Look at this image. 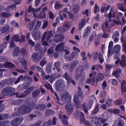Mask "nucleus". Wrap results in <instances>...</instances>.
Segmentation results:
<instances>
[{
  "instance_id": "obj_1",
  "label": "nucleus",
  "mask_w": 126,
  "mask_h": 126,
  "mask_svg": "<svg viewBox=\"0 0 126 126\" xmlns=\"http://www.w3.org/2000/svg\"><path fill=\"white\" fill-rule=\"evenodd\" d=\"M74 101L78 108H79L81 107L80 103L79 102L77 96H75L74 98ZM93 104V101H91L88 103L87 105H86L85 104L82 105L81 107L83 109L85 113L87 114L88 113V110H90L91 109Z\"/></svg>"
},
{
  "instance_id": "obj_2",
  "label": "nucleus",
  "mask_w": 126,
  "mask_h": 126,
  "mask_svg": "<svg viewBox=\"0 0 126 126\" xmlns=\"http://www.w3.org/2000/svg\"><path fill=\"white\" fill-rule=\"evenodd\" d=\"M79 6L78 5L76 4H74L72 7H71L69 5H68L64 9V11L67 13H68L71 18L73 17V14L70 12L73 11L75 13H77L79 10Z\"/></svg>"
},
{
  "instance_id": "obj_3",
  "label": "nucleus",
  "mask_w": 126,
  "mask_h": 126,
  "mask_svg": "<svg viewBox=\"0 0 126 126\" xmlns=\"http://www.w3.org/2000/svg\"><path fill=\"white\" fill-rule=\"evenodd\" d=\"M14 89L12 88L9 87L5 89L2 91L1 95H0V99L4 97V96L7 95L12 91H14Z\"/></svg>"
},
{
  "instance_id": "obj_4",
  "label": "nucleus",
  "mask_w": 126,
  "mask_h": 126,
  "mask_svg": "<svg viewBox=\"0 0 126 126\" xmlns=\"http://www.w3.org/2000/svg\"><path fill=\"white\" fill-rule=\"evenodd\" d=\"M78 115L80 119V122L81 123H83L86 126H91L90 124L85 119L84 114L82 112L79 113Z\"/></svg>"
},
{
  "instance_id": "obj_5",
  "label": "nucleus",
  "mask_w": 126,
  "mask_h": 126,
  "mask_svg": "<svg viewBox=\"0 0 126 126\" xmlns=\"http://www.w3.org/2000/svg\"><path fill=\"white\" fill-rule=\"evenodd\" d=\"M117 13V10L111 8L109 14H106L105 16L106 17L109 18L111 17L115 18L116 17Z\"/></svg>"
},
{
  "instance_id": "obj_6",
  "label": "nucleus",
  "mask_w": 126,
  "mask_h": 126,
  "mask_svg": "<svg viewBox=\"0 0 126 126\" xmlns=\"http://www.w3.org/2000/svg\"><path fill=\"white\" fill-rule=\"evenodd\" d=\"M33 89V87L32 86H31L28 88L25 91V93L26 94H25L24 93L22 94L19 95H18V94H17L16 95V97L18 98H21L25 97L28 94L31 93Z\"/></svg>"
},
{
  "instance_id": "obj_7",
  "label": "nucleus",
  "mask_w": 126,
  "mask_h": 126,
  "mask_svg": "<svg viewBox=\"0 0 126 126\" xmlns=\"http://www.w3.org/2000/svg\"><path fill=\"white\" fill-rule=\"evenodd\" d=\"M114 50L115 51V53H117V57H116L115 56L116 55V54L114 56V58L115 59H116L119 57L120 56V54L119 52L121 49V46L119 45H117L114 46Z\"/></svg>"
},
{
  "instance_id": "obj_8",
  "label": "nucleus",
  "mask_w": 126,
  "mask_h": 126,
  "mask_svg": "<svg viewBox=\"0 0 126 126\" xmlns=\"http://www.w3.org/2000/svg\"><path fill=\"white\" fill-rule=\"evenodd\" d=\"M104 76L102 73H100L97 74L96 78V82H100L104 79Z\"/></svg>"
},
{
  "instance_id": "obj_9",
  "label": "nucleus",
  "mask_w": 126,
  "mask_h": 126,
  "mask_svg": "<svg viewBox=\"0 0 126 126\" xmlns=\"http://www.w3.org/2000/svg\"><path fill=\"white\" fill-rule=\"evenodd\" d=\"M62 101L63 102H65L71 99V96L68 94H66L62 97Z\"/></svg>"
},
{
  "instance_id": "obj_10",
  "label": "nucleus",
  "mask_w": 126,
  "mask_h": 126,
  "mask_svg": "<svg viewBox=\"0 0 126 126\" xmlns=\"http://www.w3.org/2000/svg\"><path fill=\"white\" fill-rule=\"evenodd\" d=\"M64 48V43H61L58 45L56 48V50L57 51L61 52Z\"/></svg>"
},
{
  "instance_id": "obj_11",
  "label": "nucleus",
  "mask_w": 126,
  "mask_h": 126,
  "mask_svg": "<svg viewBox=\"0 0 126 126\" xmlns=\"http://www.w3.org/2000/svg\"><path fill=\"white\" fill-rule=\"evenodd\" d=\"M14 66V64L9 62H6L5 65L2 64H0V68L4 67L7 68L9 67H13Z\"/></svg>"
},
{
  "instance_id": "obj_12",
  "label": "nucleus",
  "mask_w": 126,
  "mask_h": 126,
  "mask_svg": "<svg viewBox=\"0 0 126 126\" xmlns=\"http://www.w3.org/2000/svg\"><path fill=\"white\" fill-rule=\"evenodd\" d=\"M110 7V6L107 5L105 4H102L101 8V12L103 13L105 11H107L109 10Z\"/></svg>"
},
{
  "instance_id": "obj_13",
  "label": "nucleus",
  "mask_w": 126,
  "mask_h": 126,
  "mask_svg": "<svg viewBox=\"0 0 126 126\" xmlns=\"http://www.w3.org/2000/svg\"><path fill=\"white\" fill-rule=\"evenodd\" d=\"M91 121L92 124L95 125L96 126H101L98 122L97 118L96 116L92 118Z\"/></svg>"
},
{
  "instance_id": "obj_14",
  "label": "nucleus",
  "mask_w": 126,
  "mask_h": 126,
  "mask_svg": "<svg viewBox=\"0 0 126 126\" xmlns=\"http://www.w3.org/2000/svg\"><path fill=\"white\" fill-rule=\"evenodd\" d=\"M22 120V118L20 119L18 118L15 120H13L12 122L11 125L13 126H16L18 124L20 123Z\"/></svg>"
},
{
  "instance_id": "obj_15",
  "label": "nucleus",
  "mask_w": 126,
  "mask_h": 126,
  "mask_svg": "<svg viewBox=\"0 0 126 126\" xmlns=\"http://www.w3.org/2000/svg\"><path fill=\"white\" fill-rule=\"evenodd\" d=\"M120 64L123 66H125L126 65V57L124 55H123L121 56V60L120 62Z\"/></svg>"
},
{
  "instance_id": "obj_16",
  "label": "nucleus",
  "mask_w": 126,
  "mask_h": 126,
  "mask_svg": "<svg viewBox=\"0 0 126 126\" xmlns=\"http://www.w3.org/2000/svg\"><path fill=\"white\" fill-rule=\"evenodd\" d=\"M33 37L35 40H37L40 37V31L37 30L35 33H33Z\"/></svg>"
},
{
  "instance_id": "obj_17",
  "label": "nucleus",
  "mask_w": 126,
  "mask_h": 126,
  "mask_svg": "<svg viewBox=\"0 0 126 126\" xmlns=\"http://www.w3.org/2000/svg\"><path fill=\"white\" fill-rule=\"evenodd\" d=\"M71 27V25L69 22H65L63 30V32H65L69 30Z\"/></svg>"
},
{
  "instance_id": "obj_18",
  "label": "nucleus",
  "mask_w": 126,
  "mask_h": 126,
  "mask_svg": "<svg viewBox=\"0 0 126 126\" xmlns=\"http://www.w3.org/2000/svg\"><path fill=\"white\" fill-rule=\"evenodd\" d=\"M121 90L122 92H125L126 96V82L125 80L122 81L121 85Z\"/></svg>"
},
{
  "instance_id": "obj_19",
  "label": "nucleus",
  "mask_w": 126,
  "mask_h": 126,
  "mask_svg": "<svg viewBox=\"0 0 126 126\" xmlns=\"http://www.w3.org/2000/svg\"><path fill=\"white\" fill-rule=\"evenodd\" d=\"M85 22L86 19L85 18H83L81 19L79 25V30H81L84 26Z\"/></svg>"
},
{
  "instance_id": "obj_20",
  "label": "nucleus",
  "mask_w": 126,
  "mask_h": 126,
  "mask_svg": "<svg viewBox=\"0 0 126 126\" xmlns=\"http://www.w3.org/2000/svg\"><path fill=\"white\" fill-rule=\"evenodd\" d=\"M64 77L65 79L67 80L68 82V83L71 82L74 85H75V81L69 78V76L66 73H65Z\"/></svg>"
},
{
  "instance_id": "obj_21",
  "label": "nucleus",
  "mask_w": 126,
  "mask_h": 126,
  "mask_svg": "<svg viewBox=\"0 0 126 126\" xmlns=\"http://www.w3.org/2000/svg\"><path fill=\"white\" fill-rule=\"evenodd\" d=\"M45 86L46 88L48 89H50L52 93H53L56 96V99L57 100H58L59 99V97L58 96L57 94L55 93L54 92L52 88L51 87V86L47 84H45Z\"/></svg>"
},
{
  "instance_id": "obj_22",
  "label": "nucleus",
  "mask_w": 126,
  "mask_h": 126,
  "mask_svg": "<svg viewBox=\"0 0 126 126\" xmlns=\"http://www.w3.org/2000/svg\"><path fill=\"white\" fill-rule=\"evenodd\" d=\"M41 8H39L37 9H35L32 7L31 6H30L28 8V11L29 13H30L31 12H39Z\"/></svg>"
},
{
  "instance_id": "obj_23",
  "label": "nucleus",
  "mask_w": 126,
  "mask_h": 126,
  "mask_svg": "<svg viewBox=\"0 0 126 126\" xmlns=\"http://www.w3.org/2000/svg\"><path fill=\"white\" fill-rule=\"evenodd\" d=\"M31 111V109L29 107L26 108L22 110L21 111V114H24L26 113H28Z\"/></svg>"
},
{
  "instance_id": "obj_24",
  "label": "nucleus",
  "mask_w": 126,
  "mask_h": 126,
  "mask_svg": "<svg viewBox=\"0 0 126 126\" xmlns=\"http://www.w3.org/2000/svg\"><path fill=\"white\" fill-rule=\"evenodd\" d=\"M65 108L68 112L69 113L71 112L73 109V107L70 105H66Z\"/></svg>"
},
{
  "instance_id": "obj_25",
  "label": "nucleus",
  "mask_w": 126,
  "mask_h": 126,
  "mask_svg": "<svg viewBox=\"0 0 126 126\" xmlns=\"http://www.w3.org/2000/svg\"><path fill=\"white\" fill-rule=\"evenodd\" d=\"M19 51V48L17 47H16L13 51V56H18Z\"/></svg>"
},
{
  "instance_id": "obj_26",
  "label": "nucleus",
  "mask_w": 126,
  "mask_h": 126,
  "mask_svg": "<svg viewBox=\"0 0 126 126\" xmlns=\"http://www.w3.org/2000/svg\"><path fill=\"white\" fill-rule=\"evenodd\" d=\"M16 7V5L14 4L9 6L6 8V10L8 11H11L13 9L15 10Z\"/></svg>"
},
{
  "instance_id": "obj_27",
  "label": "nucleus",
  "mask_w": 126,
  "mask_h": 126,
  "mask_svg": "<svg viewBox=\"0 0 126 126\" xmlns=\"http://www.w3.org/2000/svg\"><path fill=\"white\" fill-rule=\"evenodd\" d=\"M20 39L19 37V35H18L15 34L13 37V38L12 40L13 41H15V42L19 41Z\"/></svg>"
},
{
  "instance_id": "obj_28",
  "label": "nucleus",
  "mask_w": 126,
  "mask_h": 126,
  "mask_svg": "<svg viewBox=\"0 0 126 126\" xmlns=\"http://www.w3.org/2000/svg\"><path fill=\"white\" fill-rule=\"evenodd\" d=\"M54 114V112L53 110L49 109L47 110L45 113L46 115L47 116L53 115Z\"/></svg>"
},
{
  "instance_id": "obj_29",
  "label": "nucleus",
  "mask_w": 126,
  "mask_h": 126,
  "mask_svg": "<svg viewBox=\"0 0 126 126\" xmlns=\"http://www.w3.org/2000/svg\"><path fill=\"white\" fill-rule=\"evenodd\" d=\"M99 106L98 105H96L94 110L92 112V114H94L97 113L99 110V108H98Z\"/></svg>"
},
{
  "instance_id": "obj_30",
  "label": "nucleus",
  "mask_w": 126,
  "mask_h": 126,
  "mask_svg": "<svg viewBox=\"0 0 126 126\" xmlns=\"http://www.w3.org/2000/svg\"><path fill=\"white\" fill-rule=\"evenodd\" d=\"M9 27L8 25L5 26L2 29V32H9Z\"/></svg>"
},
{
  "instance_id": "obj_31",
  "label": "nucleus",
  "mask_w": 126,
  "mask_h": 126,
  "mask_svg": "<svg viewBox=\"0 0 126 126\" xmlns=\"http://www.w3.org/2000/svg\"><path fill=\"white\" fill-rule=\"evenodd\" d=\"M62 6L63 5L59 4V2H57L55 5V8L56 9H60Z\"/></svg>"
},
{
  "instance_id": "obj_32",
  "label": "nucleus",
  "mask_w": 126,
  "mask_h": 126,
  "mask_svg": "<svg viewBox=\"0 0 126 126\" xmlns=\"http://www.w3.org/2000/svg\"><path fill=\"white\" fill-rule=\"evenodd\" d=\"M40 91L39 90H37L33 92L32 93V95L33 97H36L39 94Z\"/></svg>"
},
{
  "instance_id": "obj_33",
  "label": "nucleus",
  "mask_w": 126,
  "mask_h": 126,
  "mask_svg": "<svg viewBox=\"0 0 126 126\" xmlns=\"http://www.w3.org/2000/svg\"><path fill=\"white\" fill-rule=\"evenodd\" d=\"M121 72V71L120 69H118L117 70H116L114 71L112 73L113 75H115L117 77H118L117 75L119 73Z\"/></svg>"
},
{
  "instance_id": "obj_34",
  "label": "nucleus",
  "mask_w": 126,
  "mask_h": 126,
  "mask_svg": "<svg viewBox=\"0 0 126 126\" xmlns=\"http://www.w3.org/2000/svg\"><path fill=\"white\" fill-rule=\"evenodd\" d=\"M63 118L62 120V122L64 124L66 125L68 123V122L66 119L67 117L65 115H63Z\"/></svg>"
},
{
  "instance_id": "obj_35",
  "label": "nucleus",
  "mask_w": 126,
  "mask_h": 126,
  "mask_svg": "<svg viewBox=\"0 0 126 126\" xmlns=\"http://www.w3.org/2000/svg\"><path fill=\"white\" fill-rule=\"evenodd\" d=\"M11 15V13H3L2 14V16L4 17H8L10 16Z\"/></svg>"
},
{
  "instance_id": "obj_36",
  "label": "nucleus",
  "mask_w": 126,
  "mask_h": 126,
  "mask_svg": "<svg viewBox=\"0 0 126 126\" xmlns=\"http://www.w3.org/2000/svg\"><path fill=\"white\" fill-rule=\"evenodd\" d=\"M99 8L97 6L96 4H95L94 8V12L95 13H98L99 11Z\"/></svg>"
},
{
  "instance_id": "obj_37",
  "label": "nucleus",
  "mask_w": 126,
  "mask_h": 126,
  "mask_svg": "<svg viewBox=\"0 0 126 126\" xmlns=\"http://www.w3.org/2000/svg\"><path fill=\"white\" fill-rule=\"evenodd\" d=\"M52 125L51 120H49L48 122L46 123H45L44 124V126H51Z\"/></svg>"
},
{
  "instance_id": "obj_38",
  "label": "nucleus",
  "mask_w": 126,
  "mask_h": 126,
  "mask_svg": "<svg viewBox=\"0 0 126 126\" xmlns=\"http://www.w3.org/2000/svg\"><path fill=\"white\" fill-rule=\"evenodd\" d=\"M119 34V33L118 32L116 31L115 32L113 33L112 38H114L115 37H118Z\"/></svg>"
},
{
  "instance_id": "obj_39",
  "label": "nucleus",
  "mask_w": 126,
  "mask_h": 126,
  "mask_svg": "<svg viewBox=\"0 0 126 126\" xmlns=\"http://www.w3.org/2000/svg\"><path fill=\"white\" fill-rule=\"evenodd\" d=\"M122 49L124 52L126 53V43H123L122 44Z\"/></svg>"
},
{
  "instance_id": "obj_40",
  "label": "nucleus",
  "mask_w": 126,
  "mask_h": 126,
  "mask_svg": "<svg viewBox=\"0 0 126 126\" xmlns=\"http://www.w3.org/2000/svg\"><path fill=\"white\" fill-rule=\"evenodd\" d=\"M11 24L14 27H17L18 26V23L14 21H13L12 22Z\"/></svg>"
},
{
  "instance_id": "obj_41",
  "label": "nucleus",
  "mask_w": 126,
  "mask_h": 126,
  "mask_svg": "<svg viewBox=\"0 0 126 126\" xmlns=\"http://www.w3.org/2000/svg\"><path fill=\"white\" fill-rule=\"evenodd\" d=\"M102 88L103 89H105L107 86V83L106 81L105 80H104L102 84Z\"/></svg>"
},
{
  "instance_id": "obj_42",
  "label": "nucleus",
  "mask_w": 126,
  "mask_h": 126,
  "mask_svg": "<svg viewBox=\"0 0 126 126\" xmlns=\"http://www.w3.org/2000/svg\"><path fill=\"white\" fill-rule=\"evenodd\" d=\"M38 56V53H33L32 55V57L35 59L34 60L37 58Z\"/></svg>"
},
{
  "instance_id": "obj_43",
  "label": "nucleus",
  "mask_w": 126,
  "mask_h": 126,
  "mask_svg": "<svg viewBox=\"0 0 126 126\" xmlns=\"http://www.w3.org/2000/svg\"><path fill=\"white\" fill-rule=\"evenodd\" d=\"M47 62L45 60H43L41 61L40 63V65L42 67H43L45 64L47 63Z\"/></svg>"
},
{
  "instance_id": "obj_44",
  "label": "nucleus",
  "mask_w": 126,
  "mask_h": 126,
  "mask_svg": "<svg viewBox=\"0 0 126 126\" xmlns=\"http://www.w3.org/2000/svg\"><path fill=\"white\" fill-rule=\"evenodd\" d=\"M124 122L123 121H120L118 124V126H125Z\"/></svg>"
},
{
  "instance_id": "obj_45",
  "label": "nucleus",
  "mask_w": 126,
  "mask_h": 126,
  "mask_svg": "<svg viewBox=\"0 0 126 126\" xmlns=\"http://www.w3.org/2000/svg\"><path fill=\"white\" fill-rule=\"evenodd\" d=\"M111 21L112 20L110 18L108 22L107 21H106L105 22V25L106 28H107L108 27V24H110V22H111Z\"/></svg>"
},
{
  "instance_id": "obj_46",
  "label": "nucleus",
  "mask_w": 126,
  "mask_h": 126,
  "mask_svg": "<svg viewBox=\"0 0 126 126\" xmlns=\"http://www.w3.org/2000/svg\"><path fill=\"white\" fill-rule=\"evenodd\" d=\"M52 32H48L47 34V37L46 39L47 41H48L49 39L51 36Z\"/></svg>"
},
{
  "instance_id": "obj_47",
  "label": "nucleus",
  "mask_w": 126,
  "mask_h": 126,
  "mask_svg": "<svg viewBox=\"0 0 126 126\" xmlns=\"http://www.w3.org/2000/svg\"><path fill=\"white\" fill-rule=\"evenodd\" d=\"M23 76L22 75H21L17 79L16 81L15 82V84H16L18 83L20 80L23 78Z\"/></svg>"
},
{
  "instance_id": "obj_48",
  "label": "nucleus",
  "mask_w": 126,
  "mask_h": 126,
  "mask_svg": "<svg viewBox=\"0 0 126 126\" xmlns=\"http://www.w3.org/2000/svg\"><path fill=\"white\" fill-rule=\"evenodd\" d=\"M54 50L52 47H51L49 48L48 51L47 53L48 54H51L52 53Z\"/></svg>"
},
{
  "instance_id": "obj_49",
  "label": "nucleus",
  "mask_w": 126,
  "mask_h": 126,
  "mask_svg": "<svg viewBox=\"0 0 126 126\" xmlns=\"http://www.w3.org/2000/svg\"><path fill=\"white\" fill-rule=\"evenodd\" d=\"M98 59L99 60V62L101 63H102L104 61V60L102 55L99 56L98 58Z\"/></svg>"
},
{
  "instance_id": "obj_50",
  "label": "nucleus",
  "mask_w": 126,
  "mask_h": 126,
  "mask_svg": "<svg viewBox=\"0 0 126 126\" xmlns=\"http://www.w3.org/2000/svg\"><path fill=\"white\" fill-rule=\"evenodd\" d=\"M83 14L88 17L89 15L88 10L87 9L85 10L84 12H83Z\"/></svg>"
},
{
  "instance_id": "obj_51",
  "label": "nucleus",
  "mask_w": 126,
  "mask_h": 126,
  "mask_svg": "<svg viewBox=\"0 0 126 126\" xmlns=\"http://www.w3.org/2000/svg\"><path fill=\"white\" fill-rule=\"evenodd\" d=\"M60 65V62L58 61H57L56 62H55V63L54 64V66H55V67L56 68H58Z\"/></svg>"
},
{
  "instance_id": "obj_52",
  "label": "nucleus",
  "mask_w": 126,
  "mask_h": 126,
  "mask_svg": "<svg viewBox=\"0 0 126 126\" xmlns=\"http://www.w3.org/2000/svg\"><path fill=\"white\" fill-rule=\"evenodd\" d=\"M34 23L33 22H30L28 26L30 30H32L34 26Z\"/></svg>"
},
{
  "instance_id": "obj_53",
  "label": "nucleus",
  "mask_w": 126,
  "mask_h": 126,
  "mask_svg": "<svg viewBox=\"0 0 126 126\" xmlns=\"http://www.w3.org/2000/svg\"><path fill=\"white\" fill-rule=\"evenodd\" d=\"M112 82V84L114 85H116L118 84V82L116 79H113Z\"/></svg>"
},
{
  "instance_id": "obj_54",
  "label": "nucleus",
  "mask_w": 126,
  "mask_h": 126,
  "mask_svg": "<svg viewBox=\"0 0 126 126\" xmlns=\"http://www.w3.org/2000/svg\"><path fill=\"white\" fill-rule=\"evenodd\" d=\"M113 45V42L112 41L110 42L109 46V49H111Z\"/></svg>"
},
{
  "instance_id": "obj_55",
  "label": "nucleus",
  "mask_w": 126,
  "mask_h": 126,
  "mask_svg": "<svg viewBox=\"0 0 126 126\" xmlns=\"http://www.w3.org/2000/svg\"><path fill=\"white\" fill-rule=\"evenodd\" d=\"M28 43L30 44L32 46H33L34 45V43L31 40H28Z\"/></svg>"
},
{
  "instance_id": "obj_56",
  "label": "nucleus",
  "mask_w": 126,
  "mask_h": 126,
  "mask_svg": "<svg viewBox=\"0 0 126 126\" xmlns=\"http://www.w3.org/2000/svg\"><path fill=\"white\" fill-rule=\"evenodd\" d=\"M40 45L39 44H37L35 46V48L36 51L38 50L40 48Z\"/></svg>"
},
{
  "instance_id": "obj_57",
  "label": "nucleus",
  "mask_w": 126,
  "mask_h": 126,
  "mask_svg": "<svg viewBox=\"0 0 126 126\" xmlns=\"http://www.w3.org/2000/svg\"><path fill=\"white\" fill-rule=\"evenodd\" d=\"M15 46V44L14 42V41L12 40L10 45V47L12 48L14 47Z\"/></svg>"
},
{
  "instance_id": "obj_58",
  "label": "nucleus",
  "mask_w": 126,
  "mask_h": 126,
  "mask_svg": "<svg viewBox=\"0 0 126 126\" xmlns=\"http://www.w3.org/2000/svg\"><path fill=\"white\" fill-rule=\"evenodd\" d=\"M100 43V41L98 39H96L95 40V45L96 46H97Z\"/></svg>"
},
{
  "instance_id": "obj_59",
  "label": "nucleus",
  "mask_w": 126,
  "mask_h": 126,
  "mask_svg": "<svg viewBox=\"0 0 126 126\" xmlns=\"http://www.w3.org/2000/svg\"><path fill=\"white\" fill-rule=\"evenodd\" d=\"M49 14L50 18L51 19H52L54 16V15L51 12H49Z\"/></svg>"
},
{
  "instance_id": "obj_60",
  "label": "nucleus",
  "mask_w": 126,
  "mask_h": 126,
  "mask_svg": "<svg viewBox=\"0 0 126 126\" xmlns=\"http://www.w3.org/2000/svg\"><path fill=\"white\" fill-rule=\"evenodd\" d=\"M3 118L4 119H6L8 118V115L7 114H4L2 115Z\"/></svg>"
},
{
  "instance_id": "obj_61",
  "label": "nucleus",
  "mask_w": 126,
  "mask_h": 126,
  "mask_svg": "<svg viewBox=\"0 0 126 126\" xmlns=\"http://www.w3.org/2000/svg\"><path fill=\"white\" fill-rule=\"evenodd\" d=\"M7 46V43H4L0 47L1 48H3L6 47Z\"/></svg>"
},
{
  "instance_id": "obj_62",
  "label": "nucleus",
  "mask_w": 126,
  "mask_h": 126,
  "mask_svg": "<svg viewBox=\"0 0 126 126\" xmlns=\"http://www.w3.org/2000/svg\"><path fill=\"white\" fill-rule=\"evenodd\" d=\"M90 33H88V32H87L86 31L85 32H84L83 35V37L84 38H85L86 37H87L89 35V34Z\"/></svg>"
},
{
  "instance_id": "obj_63",
  "label": "nucleus",
  "mask_w": 126,
  "mask_h": 126,
  "mask_svg": "<svg viewBox=\"0 0 126 126\" xmlns=\"http://www.w3.org/2000/svg\"><path fill=\"white\" fill-rule=\"evenodd\" d=\"M113 112L114 113L117 114L120 112V111L119 109H116L113 110Z\"/></svg>"
},
{
  "instance_id": "obj_64",
  "label": "nucleus",
  "mask_w": 126,
  "mask_h": 126,
  "mask_svg": "<svg viewBox=\"0 0 126 126\" xmlns=\"http://www.w3.org/2000/svg\"><path fill=\"white\" fill-rule=\"evenodd\" d=\"M40 17H41L42 18H45L46 17V15L44 12H43L41 15L39 16Z\"/></svg>"
}]
</instances>
